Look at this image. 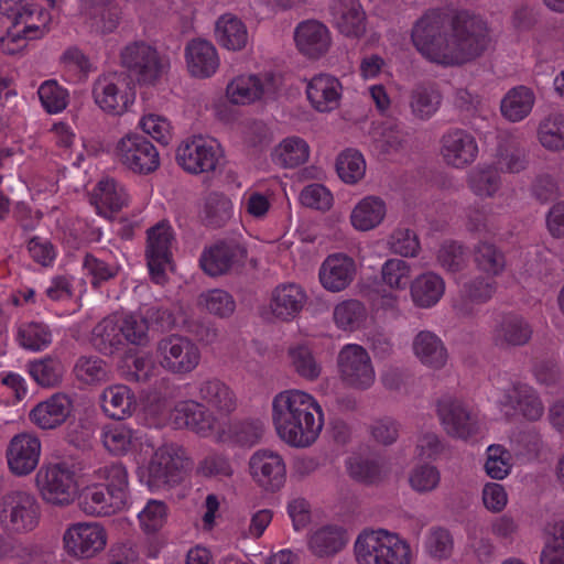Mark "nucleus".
<instances>
[{
    "instance_id": "nucleus-1",
    "label": "nucleus",
    "mask_w": 564,
    "mask_h": 564,
    "mask_svg": "<svg viewBox=\"0 0 564 564\" xmlns=\"http://www.w3.org/2000/svg\"><path fill=\"white\" fill-rule=\"evenodd\" d=\"M195 395L199 402L186 399L171 403L166 399H158L145 406V414L156 425L187 429L217 441L235 438L243 444H253L262 435L260 422L230 423L228 416L238 408V397L225 381L218 378L202 379L195 386Z\"/></svg>"
},
{
    "instance_id": "nucleus-2",
    "label": "nucleus",
    "mask_w": 564,
    "mask_h": 564,
    "mask_svg": "<svg viewBox=\"0 0 564 564\" xmlns=\"http://www.w3.org/2000/svg\"><path fill=\"white\" fill-rule=\"evenodd\" d=\"M444 22V11L431 9L412 26L411 42L425 61L443 67L462 66L491 46L487 23L480 15L459 10L452 17L448 30Z\"/></svg>"
},
{
    "instance_id": "nucleus-3",
    "label": "nucleus",
    "mask_w": 564,
    "mask_h": 564,
    "mask_svg": "<svg viewBox=\"0 0 564 564\" xmlns=\"http://www.w3.org/2000/svg\"><path fill=\"white\" fill-rule=\"evenodd\" d=\"M271 421L283 443L293 448H307L318 440L325 424V413L313 394L289 389L273 397Z\"/></svg>"
},
{
    "instance_id": "nucleus-4",
    "label": "nucleus",
    "mask_w": 564,
    "mask_h": 564,
    "mask_svg": "<svg viewBox=\"0 0 564 564\" xmlns=\"http://www.w3.org/2000/svg\"><path fill=\"white\" fill-rule=\"evenodd\" d=\"M356 564H414L415 552L400 534L386 529H366L352 546Z\"/></svg>"
},
{
    "instance_id": "nucleus-5",
    "label": "nucleus",
    "mask_w": 564,
    "mask_h": 564,
    "mask_svg": "<svg viewBox=\"0 0 564 564\" xmlns=\"http://www.w3.org/2000/svg\"><path fill=\"white\" fill-rule=\"evenodd\" d=\"M148 330V322L140 314L116 312L95 326L93 341L101 352L113 354L124 341L145 345L149 341Z\"/></svg>"
},
{
    "instance_id": "nucleus-6",
    "label": "nucleus",
    "mask_w": 564,
    "mask_h": 564,
    "mask_svg": "<svg viewBox=\"0 0 564 564\" xmlns=\"http://www.w3.org/2000/svg\"><path fill=\"white\" fill-rule=\"evenodd\" d=\"M152 452L150 459H145V452L135 454L137 477L142 485L150 490H156L180 480L185 462L183 452L173 444H165L149 449Z\"/></svg>"
},
{
    "instance_id": "nucleus-7",
    "label": "nucleus",
    "mask_w": 564,
    "mask_h": 564,
    "mask_svg": "<svg viewBox=\"0 0 564 564\" xmlns=\"http://www.w3.org/2000/svg\"><path fill=\"white\" fill-rule=\"evenodd\" d=\"M35 488L42 501L48 506L65 508L78 496L75 471L65 463H46L36 471Z\"/></svg>"
},
{
    "instance_id": "nucleus-8",
    "label": "nucleus",
    "mask_w": 564,
    "mask_h": 564,
    "mask_svg": "<svg viewBox=\"0 0 564 564\" xmlns=\"http://www.w3.org/2000/svg\"><path fill=\"white\" fill-rule=\"evenodd\" d=\"M280 88V79L271 72L240 73L228 80L225 96L238 107H248L272 99Z\"/></svg>"
},
{
    "instance_id": "nucleus-9",
    "label": "nucleus",
    "mask_w": 564,
    "mask_h": 564,
    "mask_svg": "<svg viewBox=\"0 0 564 564\" xmlns=\"http://www.w3.org/2000/svg\"><path fill=\"white\" fill-rule=\"evenodd\" d=\"M108 538V531L100 522L77 521L65 528L62 545L72 558L91 560L106 550Z\"/></svg>"
},
{
    "instance_id": "nucleus-10",
    "label": "nucleus",
    "mask_w": 564,
    "mask_h": 564,
    "mask_svg": "<svg viewBox=\"0 0 564 564\" xmlns=\"http://www.w3.org/2000/svg\"><path fill=\"white\" fill-rule=\"evenodd\" d=\"M158 365L167 373L185 377L192 373L202 359L197 344L186 336L170 335L156 344Z\"/></svg>"
},
{
    "instance_id": "nucleus-11",
    "label": "nucleus",
    "mask_w": 564,
    "mask_h": 564,
    "mask_svg": "<svg viewBox=\"0 0 564 564\" xmlns=\"http://www.w3.org/2000/svg\"><path fill=\"white\" fill-rule=\"evenodd\" d=\"M40 516L39 502L28 491H10L0 499V523L6 530L30 532L39 525Z\"/></svg>"
},
{
    "instance_id": "nucleus-12",
    "label": "nucleus",
    "mask_w": 564,
    "mask_h": 564,
    "mask_svg": "<svg viewBox=\"0 0 564 564\" xmlns=\"http://www.w3.org/2000/svg\"><path fill=\"white\" fill-rule=\"evenodd\" d=\"M224 156L220 143L210 137L194 135L180 143L176 161L192 174L209 173L216 170Z\"/></svg>"
},
{
    "instance_id": "nucleus-13",
    "label": "nucleus",
    "mask_w": 564,
    "mask_h": 564,
    "mask_svg": "<svg viewBox=\"0 0 564 564\" xmlns=\"http://www.w3.org/2000/svg\"><path fill=\"white\" fill-rule=\"evenodd\" d=\"M93 98L98 108L105 113L122 116L133 106L135 90L120 75H102L93 85Z\"/></svg>"
},
{
    "instance_id": "nucleus-14",
    "label": "nucleus",
    "mask_w": 564,
    "mask_h": 564,
    "mask_svg": "<svg viewBox=\"0 0 564 564\" xmlns=\"http://www.w3.org/2000/svg\"><path fill=\"white\" fill-rule=\"evenodd\" d=\"M113 154L119 163L138 174L151 173L160 164L156 148L137 132L122 135L115 145Z\"/></svg>"
},
{
    "instance_id": "nucleus-15",
    "label": "nucleus",
    "mask_w": 564,
    "mask_h": 564,
    "mask_svg": "<svg viewBox=\"0 0 564 564\" xmlns=\"http://www.w3.org/2000/svg\"><path fill=\"white\" fill-rule=\"evenodd\" d=\"M173 240L174 234L169 223L161 221L148 230L147 262L150 276L156 284L163 285L167 281Z\"/></svg>"
},
{
    "instance_id": "nucleus-16",
    "label": "nucleus",
    "mask_w": 564,
    "mask_h": 564,
    "mask_svg": "<svg viewBox=\"0 0 564 564\" xmlns=\"http://www.w3.org/2000/svg\"><path fill=\"white\" fill-rule=\"evenodd\" d=\"M100 442L105 451L115 457L133 455L152 449L150 440L139 430L124 422H111L100 430Z\"/></svg>"
},
{
    "instance_id": "nucleus-17",
    "label": "nucleus",
    "mask_w": 564,
    "mask_h": 564,
    "mask_svg": "<svg viewBox=\"0 0 564 564\" xmlns=\"http://www.w3.org/2000/svg\"><path fill=\"white\" fill-rule=\"evenodd\" d=\"M293 41L302 56L310 61H319L333 46V33L326 23L311 18L295 25Z\"/></svg>"
},
{
    "instance_id": "nucleus-18",
    "label": "nucleus",
    "mask_w": 564,
    "mask_h": 564,
    "mask_svg": "<svg viewBox=\"0 0 564 564\" xmlns=\"http://www.w3.org/2000/svg\"><path fill=\"white\" fill-rule=\"evenodd\" d=\"M338 368L343 380L356 389H368L376 380L369 354L357 344H347L340 349Z\"/></svg>"
},
{
    "instance_id": "nucleus-19",
    "label": "nucleus",
    "mask_w": 564,
    "mask_h": 564,
    "mask_svg": "<svg viewBox=\"0 0 564 564\" xmlns=\"http://www.w3.org/2000/svg\"><path fill=\"white\" fill-rule=\"evenodd\" d=\"M122 64L133 72L139 82L152 84L169 68V62L152 46L137 42L127 45L121 53Z\"/></svg>"
},
{
    "instance_id": "nucleus-20",
    "label": "nucleus",
    "mask_w": 564,
    "mask_h": 564,
    "mask_svg": "<svg viewBox=\"0 0 564 564\" xmlns=\"http://www.w3.org/2000/svg\"><path fill=\"white\" fill-rule=\"evenodd\" d=\"M42 442L31 432L14 435L6 448V460L10 473L17 477L32 474L39 466Z\"/></svg>"
},
{
    "instance_id": "nucleus-21",
    "label": "nucleus",
    "mask_w": 564,
    "mask_h": 564,
    "mask_svg": "<svg viewBox=\"0 0 564 564\" xmlns=\"http://www.w3.org/2000/svg\"><path fill=\"white\" fill-rule=\"evenodd\" d=\"M438 416L446 433L456 438L467 440L478 434L484 427L480 415L458 400L441 401Z\"/></svg>"
},
{
    "instance_id": "nucleus-22",
    "label": "nucleus",
    "mask_w": 564,
    "mask_h": 564,
    "mask_svg": "<svg viewBox=\"0 0 564 564\" xmlns=\"http://www.w3.org/2000/svg\"><path fill=\"white\" fill-rule=\"evenodd\" d=\"M249 473L258 486L276 491L286 480V465L283 457L272 449H259L249 459Z\"/></svg>"
},
{
    "instance_id": "nucleus-23",
    "label": "nucleus",
    "mask_w": 564,
    "mask_h": 564,
    "mask_svg": "<svg viewBox=\"0 0 564 564\" xmlns=\"http://www.w3.org/2000/svg\"><path fill=\"white\" fill-rule=\"evenodd\" d=\"M440 153L447 165L463 170L477 160L479 147L471 133L455 129L442 137Z\"/></svg>"
},
{
    "instance_id": "nucleus-24",
    "label": "nucleus",
    "mask_w": 564,
    "mask_h": 564,
    "mask_svg": "<svg viewBox=\"0 0 564 564\" xmlns=\"http://www.w3.org/2000/svg\"><path fill=\"white\" fill-rule=\"evenodd\" d=\"M357 274L355 260L337 252L327 256L318 269V282L324 290L330 293H340L347 290Z\"/></svg>"
},
{
    "instance_id": "nucleus-25",
    "label": "nucleus",
    "mask_w": 564,
    "mask_h": 564,
    "mask_svg": "<svg viewBox=\"0 0 564 564\" xmlns=\"http://www.w3.org/2000/svg\"><path fill=\"white\" fill-rule=\"evenodd\" d=\"M327 10L334 28L340 34L350 39L365 35L367 17L359 0H329Z\"/></svg>"
},
{
    "instance_id": "nucleus-26",
    "label": "nucleus",
    "mask_w": 564,
    "mask_h": 564,
    "mask_svg": "<svg viewBox=\"0 0 564 564\" xmlns=\"http://www.w3.org/2000/svg\"><path fill=\"white\" fill-rule=\"evenodd\" d=\"M73 411L72 397L64 392H56L36 403L29 413V420L40 430H54L63 425Z\"/></svg>"
},
{
    "instance_id": "nucleus-27",
    "label": "nucleus",
    "mask_w": 564,
    "mask_h": 564,
    "mask_svg": "<svg viewBox=\"0 0 564 564\" xmlns=\"http://www.w3.org/2000/svg\"><path fill=\"white\" fill-rule=\"evenodd\" d=\"M306 97L312 108L318 112H332L339 107L343 85L330 74L314 75L306 83Z\"/></svg>"
},
{
    "instance_id": "nucleus-28",
    "label": "nucleus",
    "mask_w": 564,
    "mask_h": 564,
    "mask_svg": "<svg viewBox=\"0 0 564 564\" xmlns=\"http://www.w3.org/2000/svg\"><path fill=\"white\" fill-rule=\"evenodd\" d=\"M388 216V204L379 195L368 194L356 200L349 212V224L357 232L379 228Z\"/></svg>"
},
{
    "instance_id": "nucleus-29",
    "label": "nucleus",
    "mask_w": 564,
    "mask_h": 564,
    "mask_svg": "<svg viewBox=\"0 0 564 564\" xmlns=\"http://www.w3.org/2000/svg\"><path fill=\"white\" fill-rule=\"evenodd\" d=\"M187 72L192 77L205 79L214 76L220 65L215 45L203 39L189 41L184 50Z\"/></svg>"
},
{
    "instance_id": "nucleus-30",
    "label": "nucleus",
    "mask_w": 564,
    "mask_h": 564,
    "mask_svg": "<svg viewBox=\"0 0 564 564\" xmlns=\"http://www.w3.org/2000/svg\"><path fill=\"white\" fill-rule=\"evenodd\" d=\"M130 196L115 178H101L90 194V203L98 215L111 218L129 204Z\"/></svg>"
},
{
    "instance_id": "nucleus-31",
    "label": "nucleus",
    "mask_w": 564,
    "mask_h": 564,
    "mask_svg": "<svg viewBox=\"0 0 564 564\" xmlns=\"http://www.w3.org/2000/svg\"><path fill=\"white\" fill-rule=\"evenodd\" d=\"M214 34L219 46L229 52H241L250 42L247 24L241 18L230 12L217 18Z\"/></svg>"
},
{
    "instance_id": "nucleus-32",
    "label": "nucleus",
    "mask_w": 564,
    "mask_h": 564,
    "mask_svg": "<svg viewBox=\"0 0 564 564\" xmlns=\"http://www.w3.org/2000/svg\"><path fill=\"white\" fill-rule=\"evenodd\" d=\"M307 302L305 290L296 283L278 285L271 295L270 310L281 321L294 319Z\"/></svg>"
},
{
    "instance_id": "nucleus-33",
    "label": "nucleus",
    "mask_w": 564,
    "mask_h": 564,
    "mask_svg": "<svg viewBox=\"0 0 564 564\" xmlns=\"http://www.w3.org/2000/svg\"><path fill=\"white\" fill-rule=\"evenodd\" d=\"M246 256L243 248L237 243H216L206 248L199 259L204 272L210 276H218L228 272Z\"/></svg>"
},
{
    "instance_id": "nucleus-34",
    "label": "nucleus",
    "mask_w": 564,
    "mask_h": 564,
    "mask_svg": "<svg viewBox=\"0 0 564 564\" xmlns=\"http://www.w3.org/2000/svg\"><path fill=\"white\" fill-rule=\"evenodd\" d=\"M412 351L424 367L432 370L444 369L448 362L444 341L431 330H421L414 336Z\"/></svg>"
},
{
    "instance_id": "nucleus-35",
    "label": "nucleus",
    "mask_w": 564,
    "mask_h": 564,
    "mask_svg": "<svg viewBox=\"0 0 564 564\" xmlns=\"http://www.w3.org/2000/svg\"><path fill=\"white\" fill-rule=\"evenodd\" d=\"M102 412L111 419L131 417L138 402L134 392L123 383H116L104 389L99 398Z\"/></svg>"
},
{
    "instance_id": "nucleus-36",
    "label": "nucleus",
    "mask_w": 564,
    "mask_h": 564,
    "mask_svg": "<svg viewBox=\"0 0 564 564\" xmlns=\"http://www.w3.org/2000/svg\"><path fill=\"white\" fill-rule=\"evenodd\" d=\"M348 541V533L341 525L324 524L312 530L308 549L316 557H332L344 550Z\"/></svg>"
},
{
    "instance_id": "nucleus-37",
    "label": "nucleus",
    "mask_w": 564,
    "mask_h": 564,
    "mask_svg": "<svg viewBox=\"0 0 564 564\" xmlns=\"http://www.w3.org/2000/svg\"><path fill=\"white\" fill-rule=\"evenodd\" d=\"M82 10L93 32L108 34L119 25L120 12L112 0H82Z\"/></svg>"
},
{
    "instance_id": "nucleus-38",
    "label": "nucleus",
    "mask_w": 564,
    "mask_h": 564,
    "mask_svg": "<svg viewBox=\"0 0 564 564\" xmlns=\"http://www.w3.org/2000/svg\"><path fill=\"white\" fill-rule=\"evenodd\" d=\"M445 293L443 278L434 272L419 274L410 284V295L419 308L434 307Z\"/></svg>"
},
{
    "instance_id": "nucleus-39",
    "label": "nucleus",
    "mask_w": 564,
    "mask_h": 564,
    "mask_svg": "<svg viewBox=\"0 0 564 564\" xmlns=\"http://www.w3.org/2000/svg\"><path fill=\"white\" fill-rule=\"evenodd\" d=\"M333 322L339 330L351 334L367 327L369 311L361 301L346 299L334 306Z\"/></svg>"
},
{
    "instance_id": "nucleus-40",
    "label": "nucleus",
    "mask_w": 564,
    "mask_h": 564,
    "mask_svg": "<svg viewBox=\"0 0 564 564\" xmlns=\"http://www.w3.org/2000/svg\"><path fill=\"white\" fill-rule=\"evenodd\" d=\"M535 105L534 91L523 85L509 89L500 101L502 117L509 122H520L531 113Z\"/></svg>"
},
{
    "instance_id": "nucleus-41",
    "label": "nucleus",
    "mask_w": 564,
    "mask_h": 564,
    "mask_svg": "<svg viewBox=\"0 0 564 564\" xmlns=\"http://www.w3.org/2000/svg\"><path fill=\"white\" fill-rule=\"evenodd\" d=\"M530 323L519 315L505 316L495 327L494 339L500 346H523L532 337Z\"/></svg>"
},
{
    "instance_id": "nucleus-42",
    "label": "nucleus",
    "mask_w": 564,
    "mask_h": 564,
    "mask_svg": "<svg viewBox=\"0 0 564 564\" xmlns=\"http://www.w3.org/2000/svg\"><path fill=\"white\" fill-rule=\"evenodd\" d=\"M506 403H516L519 413L528 421H538L544 414L543 402L534 388L514 383L506 394Z\"/></svg>"
},
{
    "instance_id": "nucleus-43",
    "label": "nucleus",
    "mask_w": 564,
    "mask_h": 564,
    "mask_svg": "<svg viewBox=\"0 0 564 564\" xmlns=\"http://www.w3.org/2000/svg\"><path fill=\"white\" fill-rule=\"evenodd\" d=\"M95 478L113 496L115 502L128 505L129 474L124 465L112 463L100 467L95 471Z\"/></svg>"
},
{
    "instance_id": "nucleus-44",
    "label": "nucleus",
    "mask_w": 564,
    "mask_h": 564,
    "mask_svg": "<svg viewBox=\"0 0 564 564\" xmlns=\"http://www.w3.org/2000/svg\"><path fill=\"white\" fill-rule=\"evenodd\" d=\"M310 152V145L304 139L291 135L281 140L273 148L271 158L276 165L293 169L306 163Z\"/></svg>"
},
{
    "instance_id": "nucleus-45",
    "label": "nucleus",
    "mask_w": 564,
    "mask_h": 564,
    "mask_svg": "<svg viewBox=\"0 0 564 564\" xmlns=\"http://www.w3.org/2000/svg\"><path fill=\"white\" fill-rule=\"evenodd\" d=\"M467 185L477 197L491 198L501 187L500 172L492 164L477 165L468 172Z\"/></svg>"
},
{
    "instance_id": "nucleus-46",
    "label": "nucleus",
    "mask_w": 564,
    "mask_h": 564,
    "mask_svg": "<svg viewBox=\"0 0 564 564\" xmlns=\"http://www.w3.org/2000/svg\"><path fill=\"white\" fill-rule=\"evenodd\" d=\"M536 140L547 152L564 151V115L551 113L542 118L536 128Z\"/></svg>"
},
{
    "instance_id": "nucleus-47",
    "label": "nucleus",
    "mask_w": 564,
    "mask_h": 564,
    "mask_svg": "<svg viewBox=\"0 0 564 564\" xmlns=\"http://www.w3.org/2000/svg\"><path fill=\"white\" fill-rule=\"evenodd\" d=\"M83 508L90 516H110L126 506L115 502L113 496L101 484L94 482L84 491Z\"/></svg>"
},
{
    "instance_id": "nucleus-48",
    "label": "nucleus",
    "mask_w": 564,
    "mask_h": 564,
    "mask_svg": "<svg viewBox=\"0 0 564 564\" xmlns=\"http://www.w3.org/2000/svg\"><path fill=\"white\" fill-rule=\"evenodd\" d=\"M28 371L32 379L43 388H54L62 383L65 367L61 359L46 356L28 364Z\"/></svg>"
},
{
    "instance_id": "nucleus-49",
    "label": "nucleus",
    "mask_w": 564,
    "mask_h": 564,
    "mask_svg": "<svg viewBox=\"0 0 564 564\" xmlns=\"http://www.w3.org/2000/svg\"><path fill=\"white\" fill-rule=\"evenodd\" d=\"M197 307L215 317L228 318L236 311L232 295L223 289H212L202 292L196 300Z\"/></svg>"
},
{
    "instance_id": "nucleus-50",
    "label": "nucleus",
    "mask_w": 564,
    "mask_h": 564,
    "mask_svg": "<svg viewBox=\"0 0 564 564\" xmlns=\"http://www.w3.org/2000/svg\"><path fill=\"white\" fill-rule=\"evenodd\" d=\"M18 343L24 349L41 351L52 344V332L50 327L40 322L22 324L17 334Z\"/></svg>"
},
{
    "instance_id": "nucleus-51",
    "label": "nucleus",
    "mask_w": 564,
    "mask_h": 564,
    "mask_svg": "<svg viewBox=\"0 0 564 564\" xmlns=\"http://www.w3.org/2000/svg\"><path fill=\"white\" fill-rule=\"evenodd\" d=\"M336 171L344 183L357 184L366 174V160L357 150H345L337 158Z\"/></svg>"
},
{
    "instance_id": "nucleus-52",
    "label": "nucleus",
    "mask_w": 564,
    "mask_h": 564,
    "mask_svg": "<svg viewBox=\"0 0 564 564\" xmlns=\"http://www.w3.org/2000/svg\"><path fill=\"white\" fill-rule=\"evenodd\" d=\"M424 553L435 560H448L454 551V540L451 532L444 528H431L423 541Z\"/></svg>"
},
{
    "instance_id": "nucleus-53",
    "label": "nucleus",
    "mask_w": 564,
    "mask_h": 564,
    "mask_svg": "<svg viewBox=\"0 0 564 564\" xmlns=\"http://www.w3.org/2000/svg\"><path fill=\"white\" fill-rule=\"evenodd\" d=\"M37 95L43 109L51 115L61 113L69 102L68 90L55 79L43 82L37 89Z\"/></svg>"
},
{
    "instance_id": "nucleus-54",
    "label": "nucleus",
    "mask_w": 564,
    "mask_h": 564,
    "mask_svg": "<svg viewBox=\"0 0 564 564\" xmlns=\"http://www.w3.org/2000/svg\"><path fill=\"white\" fill-rule=\"evenodd\" d=\"M474 261L477 269L488 276H498L506 269L505 254L492 243L480 242L475 249Z\"/></svg>"
},
{
    "instance_id": "nucleus-55",
    "label": "nucleus",
    "mask_w": 564,
    "mask_h": 564,
    "mask_svg": "<svg viewBox=\"0 0 564 564\" xmlns=\"http://www.w3.org/2000/svg\"><path fill=\"white\" fill-rule=\"evenodd\" d=\"M63 77L67 83L76 84L85 80L91 72V63L78 48L65 51L61 58Z\"/></svg>"
},
{
    "instance_id": "nucleus-56",
    "label": "nucleus",
    "mask_w": 564,
    "mask_h": 564,
    "mask_svg": "<svg viewBox=\"0 0 564 564\" xmlns=\"http://www.w3.org/2000/svg\"><path fill=\"white\" fill-rule=\"evenodd\" d=\"M382 283L393 291H404L411 280L412 267L402 259L392 258L381 267Z\"/></svg>"
},
{
    "instance_id": "nucleus-57",
    "label": "nucleus",
    "mask_w": 564,
    "mask_h": 564,
    "mask_svg": "<svg viewBox=\"0 0 564 564\" xmlns=\"http://www.w3.org/2000/svg\"><path fill=\"white\" fill-rule=\"evenodd\" d=\"M441 96L433 87L419 86L411 94L410 108L414 117L425 120L438 109Z\"/></svg>"
},
{
    "instance_id": "nucleus-58",
    "label": "nucleus",
    "mask_w": 564,
    "mask_h": 564,
    "mask_svg": "<svg viewBox=\"0 0 564 564\" xmlns=\"http://www.w3.org/2000/svg\"><path fill=\"white\" fill-rule=\"evenodd\" d=\"M169 509L165 502L150 499L138 512V521L141 530L147 534L160 531L166 523Z\"/></svg>"
},
{
    "instance_id": "nucleus-59",
    "label": "nucleus",
    "mask_w": 564,
    "mask_h": 564,
    "mask_svg": "<svg viewBox=\"0 0 564 564\" xmlns=\"http://www.w3.org/2000/svg\"><path fill=\"white\" fill-rule=\"evenodd\" d=\"M158 365L148 352H138L131 357L130 362L122 367V376L128 381L147 382L156 376Z\"/></svg>"
},
{
    "instance_id": "nucleus-60",
    "label": "nucleus",
    "mask_w": 564,
    "mask_h": 564,
    "mask_svg": "<svg viewBox=\"0 0 564 564\" xmlns=\"http://www.w3.org/2000/svg\"><path fill=\"white\" fill-rule=\"evenodd\" d=\"M511 454L502 445L492 444L487 447L485 471L491 479H505L511 471Z\"/></svg>"
},
{
    "instance_id": "nucleus-61",
    "label": "nucleus",
    "mask_w": 564,
    "mask_h": 564,
    "mask_svg": "<svg viewBox=\"0 0 564 564\" xmlns=\"http://www.w3.org/2000/svg\"><path fill=\"white\" fill-rule=\"evenodd\" d=\"M138 127L161 144H169L173 138V126L171 121L159 113H144L140 118Z\"/></svg>"
},
{
    "instance_id": "nucleus-62",
    "label": "nucleus",
    "mask_w": 564,
    "mask_h": 564,
    "mask_svg": "<svg viewBox=\"0 0 564 564\" xmlns=\"http://www.w3.org/2000/svg\"><path fill=\"white\" fill-rule=\"evenodd\" d=\"M234 204L229 197L219 193H210L205 198L204 217L208 224L220 226L232 215Z\"/></svg>"
},
{
    "instance_id": "nucleus-63",
    "label": "nucleus",
    "mask_w": 564,
    "mask_h": 564,
    "mask_svg": "<svg viewBox=\"0 0 564 564\" xmlns=\"http://www.w3.org/2000/svg\"><path fill=\"white\" fill-rule=\"evenodd\" d=\"M76 378L87 384L97 383L107 379V366L98 357L83 356L74 367Z\"/></svg>"
},
{
    "instance_id": "nucleus-64",
    "label": "nucleus",
    "mask_w": 564,
    "mask_h": 564,
    "mask_svg": "<svg viewBox=\"0 0 564 564\" xmlns=\"http://www.w3.org/2000/svg\"><path fill=\"white\" fill-rule=\"evenodd\" d=\"M347 468L352 478L364 482H376L386 474V468L379 460L360 457L350 458Z\"/></svg>"
}]
</instances>
